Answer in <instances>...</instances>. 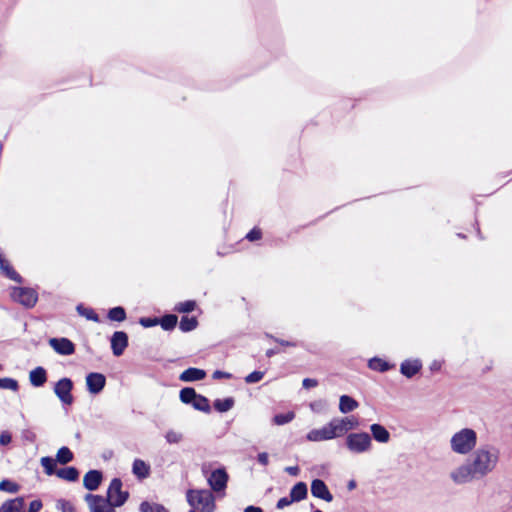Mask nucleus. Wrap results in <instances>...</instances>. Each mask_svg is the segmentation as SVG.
Segmentation results:
<instances>
[{
    "label": "nucleus",
    "instance_id": "9",
    "mask_svg": "<svg viewBox=\"0 0 512 512\" xmlns=\"http://www.w3.org/2000/svg\"><path fill=\"white\" fill-rule=\"evenodd\" d=\"M336 438L339 437L332 419L321 428L312 429L306 434V439L310 442L328 441Z\"/></svg>",
    "mask_w": 512,
    "mask_h": 512
},
{
    "label": "nucleus",
    "instance_id": "49",
    "mask_svg": "<svg viewBox=\"0 0 512 512\" xmlns=\"http://www.w3.org/2000/svg\"><path fill=\"white\" fill-rule=\"evenodd\" d=\"M212 378L215 380L231 379L232 374L229 372H226V371H222V370H215L212 374Z\"/></svg>",
    "mask_w": 512,
    "mask_h": 512
},
{
    "label": "nucleus",
    "instance_id": "5",
    "mask_svg": "<svg viewBox=\"0 0 512 512\" xmlns=\"http://www.w3.org/2000/svg\"><path fill=\"white\" fill-rule=\"evenodd\" d=\"M179 399L183 404L190 405L197 411L206 414L211 413L209 399L197 393L193 387H183L179 392Z\"/></svg>",
    "mask_w": 512,
    "mask_h": 512
},
{
    "label": "nucleus",
    "instance_id": "53",
    "mask_svg": "<svg viewBox=\"0 0 512 512\" xmlns=\"http://www.w3.org/2000/svg\"><path fill=\"white\" fill-rule=\"evenodd\" d=\"M285 472L290 476H298L300 474V468L298 466H288L285 468Z\"/></svg>",
    "mask_w": 512,
    "mask_h": 512
},
{
    "label": "nucleus",
    "instance_id": "59",
    "mask_svg": "<svg viewBox=\"0 0 512 512\" xmlns=\"http://www.w3.org/2000/svg\"><path fill=\"white\" fill-rule=\"evenodd\" d=\"M265 336H266L267 338L272 339L273 341H274V338H276L275 336H273V335H271V334H268V333H266V335H265Z\"/></svg>",
    "mask_w": 512,
    "mask_h": 512
},
{
    "label": "nucleus",
    "instance_id": "47",
    "mask_svg": "<svg viewBox=\"0 0 512 512\" xmlns=\"http://www.w3.org/2000/svg\"><path fill=\"white\" fill-rule=\"evenodd\" d=\"M12 442L11 432L5 430L0 433V445L8 446Z\"/></svg>",
    "mask_w": 512,
    "mask_h": 512
},
{
    "label": "nucleus",
    "instance_id": "36",
    "mask_svg": "<svg viewBox=\"0 0 512 512\" xmlns=\"http://www.w3.org/2000/svg\"><path fill=\"white\" fill-rule=\"evenodd\" d=\"M139 512H169V510L163 504L143 501L139 505Z\"/></svg>",
    "mask_w": 512,
    "mask_h": 512
},
{
    "label": "nucleus",
    "instance_id": "60",
    "mask_svg": "<svg viewBox=\"0 0 512 512\" xmlns=\"http://www.w3.org/2000/svg\"><path fill=\"white\" fill-rule=\"evenodd\" d=\"M477 234L480 239H483L479 227H477Z\"/></svg>",
    "mask_w": 512,
    "mask_h": 512
},
{
    "label": "nucleus",
    "instance_id": "48",
    "mask_svg": "<svg viewBox=\"0 0 512 512\" xmlns=\"http://www.w3.org/2000/svg\"><path fill=\"white\" fill-rule=\"evenodd\" d=\"M292 503H294V502L291 501L290 496H284L277 501L276 508L279 510H282V509L290 506Z\"/></svg>",
    "mask_w": 512,
    "mask_h": 512
},
{
    "label": "nucleus",
    "instance_id": "26",
    "mask_svg": "<svg viewBox=\"0 0 512 512\" xmlns=\"http://www.w3.org/2000/svg\"><path fill=\"white\" fill-rule=\"evenodd\" d=\"M358 406H359V402L350 395L344 394V395H341L339 398L338 408L342 414H348V413L354 411L355 409H357Z\"/></svg>",
    "mask_w": 512,
    "mask_h": 512
},
{
    "label": "nucleus",
    "instance_id": "21",
    "mask_svg": "<svg viewBox=\"0 0 512 512\" xmlns=\"http://www.w3.org/2000/svg\"><path fill=\"white\" fill-rule=\"evenodd\" d=\"M206 375L204 369L189 367L179 375V380L182 382H196L205 379Z\"/></svg>",
    "mask_w": 512,
    "mask_h": 512
},
{
    "label": "nucleus",
    "instance_id": "42",
    "mask_svg": "<svg viewBox=\"0 0 512 512\" xmlns=\"http://www.w3.org/2000/svg\"><path fill=\"white\" fill-rule=\"evenodd\" d=\"M264 375H265V372L259 371V370H254L251 373H249L244 378V380L247 384H255V383L260 382L263 379Z\"/></svg>",
    "mask_w": 512,
    "mask_h": 512
},
{
    "label": "nucleus",
    "instance_id": "52",
    "mask_svg": "<svg viewBox=\"0 0 512 512\" xmlns=\"http://www.w3.org/2000/svg\"><path fill=\"white\" fill-rule=\"evenodd\" d=\"M274 341L276 343L280 344L281 346H285V347H296L299 345V342H297V341H288V340H283L280 338H274Z\"/></svg>",
    "mask_w": 512,
    "mask_h": 512
},
{
    "label": "nucleus",
    "instance_id": "32",
    "mask_svg": "<svg viewBox=\"0 0 512 512\" xmlns=\"http://www.w3.org/2000/svg\"><path fill=\"white\" fill-rule=\"evenodd\" d=\"M107 318L113 322H123L127 319V312L123 306H114L107 312Z\"/></svg>",
    "mask_w": 512,
    "mask_h": 512
},
{
    "label": "nucleus",
    "instance_id": "18",
    "mask_svg": "<svg viewBox=\"0 0 512 512\" xmlns=\"http://www.w3.org/2000/svg\"><path fill=\"white\" fill-rule=\"evenodd\" d=\"M420 359H406L400 364V373L408 379L413 378L422 370Z\"/></svg>",
    "mask_w": 512,
    "mask_h": 512
},
{
    "label": "nucleus",
    "instance_id": "64",
    "mask_svg": "<svg viewBox=\"0 0 512 512\" xmlns=\"http://www.w3.org/2000/svg\"><path fill=\"white\" fill-rule=\"evenodd\" d=\"M2 368H3V367H2V365L0 364V371L2 370Z\"/></svg>",
    "mask_w": 512,
    "mask_h": 512
},
{
    "label": "nucleus",
    "instance_id": "8",
    "mask_svg": "<svg viewBox=\"0 0 512 512\" xmlns=\"http://www.w3.org/2000/svg\"><path fill=\"white\" fill-rule=\"evenodd\" d=\"M123 482L121 478L115 477L111 480L108 489L107 497L111 499L113 505L116 507H122L129 499V492L122 490Z\"/></svg>",
    "mask_w": 512,
    "mask_h": 512
},
{
    "label": "nucleus",
    "instance_id": "35",
    "mask_svg": "<svg viewBox=\"0 0 512 512\" xmlns=\"http://www.w3.org/2000/svg\"><path fill=\"white\" fill-rule=\"evenodd\" d=\"M55 459L57 463L66 465L73 461L74 454L67 446H62L58 449Z\"/></svg>",
    "mask_w": 512,
    "mask_h": 512
},
{
    "label": "nucleus",
    "instance_id": "20",
    "mask_svg": "<svg viewBox=\"0 0 512 512\" xmlns=\"http://www.w3.org/2000/svg\"><path fill=\"white\" fill-rule=\"evenodd\" d=\"M47 380V370L42 366H37L29 372V382L35 388L43 387Z\"/></svg>",
    "mask_w": 512,
    "mask_h": 512
},
{
    "label": "nucleus",
    "instance_id": "29",
    "mask_svg": "<svg viewBox=\"0 0 512 512\" xmlns=\"http://www.w3.org/2000/svg\"><path fill=\"white\" fill-rule=\"evenodd\" d=\"M235 405V399L232 396L217 398L213 401L214 409L219 413H226Z\"/></svg>",
    "mask_w": 512,
    "mask_h": 512
},
{
    "label": "nucleus",
    "instance_id": "4",
    "mask_svg": "<svg viewBox=\"0 0 512 512\" xmlns=\"http://www.w3.org/2000/svg\"><path fill=\"white\" fill-rule=\"evenodd\" d=\"M345 448L353 454H364L371 451L373 443L368 432H350L345 436Z\"/></svg>",
    "mask_w": 512,
    "mask_h": 512
},
{
    "label": "nucleus",
    "instance_id": "39",
    "mask_svg": "<svg viewBox=\"0 0 512 512\" xmlns=\"http://www.w3.org/2000/svg\"><path fill=\"white\" fill-rule=\"evenodd\" d=\"M20 490V485L15 481L5 478L0 481V491L7 493H17Z\"/></svg>",
    "mask_w": 512,
    "mask_h": 512
},
{
    "label": "nucleus",
    "instance_id": "55",
    "mask_svg": "<svg viewBox=\"0 0 512 512\" xmlns=\"http://www.w3.org/2000/svg\"><path fill=\"white\" fill-rule=\"evenodd\" d=\"M243 512H263V509L259 506L249 505L244 509Z\"/></svg>",
    "mask_w": 512,
    "mask_h": 512
},
{
    "label": "nucleus",
    "instance_id": "12",
    "mask_svg": "<svg viewBox=\"0 0 512 512\" xmlns=\"http://www.w3.org/2000/svg\"><path fill=\"white\" fill-rule=\"evenodd\" d=\"M333 423L336 427V431L338 437H342L357 429L360 425L359 420L355 416H346V417H335L332 418Z\"/></svg>",
    "mask_w": 512,
    "mask_h": 512
},
{
    "label": "nucleus",
    "instance_id": "50",
    "mask_svg": "<svg viewBox=\"0 0 512 512\" xmlns=\"http://www.w3.org/2000/svg\"><path fill=\"white\" fill-rule=\"evenodd\" d=\"M318 385V380L314 378H304L302 381V386L305 389H311Z\"/></svg>",
    "mask_w": 512,
    "mask_h": 512
},
{
    "label": "nucleus",
    "instance_id": "15",
    "mask_svg": "<svg viewBox=\"0 0 512 512\" xmlns=\"http://www.w3.org/2000/svg\"><path fill=\"white\" fill-rule=\"evenodd\" d=\"M84 499L89 506L90 512H104L113 505V502L107 496L103 497L98 494L88 493Z\"/></svg>",
    "mask_w": 512,
    "mask_h": 512
},
{
    "label": "nucleus",
    "instance_id": "10",
    "mask_svg": "<svg viewBox=\"0 0 512 512\" xmlns=\"http://www.w3.org/2000/svg\"><path fill=\"white\" fill-rule=\"evenodd\" d=\"M228 481L229 475L223 466L214 469L207 477L208 485L216 493L225 492Z\"/></svg>",
    "mask_w": 512,
    "mask_h": 512
},
{
    "label": "nucleus",
    "instance_id": "19",
    "mask_svg": "<svg viewBox=\"0 0 512 512\" xmlns=\"http://www.w3.org/2000/svg\"><path fill=\"white\" fill-rule=\"evenodd\" d=\"M369 434L372 437V440L382 444L388 443L391 439V434L388 429L380 423L371 424Z\"/></svg>",
    "mask_w": 512,
    "mask_h": 512
},
{
    "label": "nucleus",
    "instance_id": "25",
    "mask_svg": "<svg viewBox=\"0 0 512 512\" xmlns=\"http://www.w3.org/2000/svg\"><path fill=\"white\" fill-rule=\"evenodd\" d=\"M0 270L4 273V275L19 284L24 282V278L13 268V266L9 263V261L4 258L0 260Z\"/></svg>",
    "mask_w": 512,
    "mask_h": 512
},
{
    "label": "nucleus",
    "instance_id": "13",
    "mask_svg": "<svg viewBox=\"0 0 512 512\" xmlns=\"http://www.w3.org/2000/svg\"><path fill=\"white\" fill-rule=\"evenodd\" d=\"M129 345V336L125 331H115L110 337V346L115 357H120Z\"/></svg>",
    "mask_w": 512,
    "mask_h": 512
},
{
    "label": "nucleus",
    "instance_id": "43",
    "mask_svg": "<svg viewBox=\"0 0 512 512\" xmlns=\"http://www.w3.org/2000/svg\"><path fill=\"white\" fill-rule=\"evenodd\" d=\"M165 440L169 444H178L183 440V434L174 430H169L165 434Z\"/></svg>",
    "mask_w": 512,
    "mask_h": 512
},
{
    "label": "nucleus",
    "instance_id": "62",
    "mask_svg": "<svg viewBox=\"0 0 512 512\" xmlns=\"http://www.w3.org/2000/svg\"><path fill=\"white\" fill-rule=\"evenodd\" d=\"M5 258L3 252H2V249L0 248V260H3Z\"/></svg>",
    "mask_w": 512,
    "mask_h": 512
},
{
    "label": "nucleus",
    "instance_id": "24",
    "mask_svg": "<svg viewBox=\"0 0 512 512\" xmlns=\"http://www.w3.org/2000/svg\"><path fill=\"white\" fill-rule=\"evenodd\" d=\"M289 496L291 501L300 502L307 498L308 496V486L305 482L299 481L292 486L290 489Z\"/></svg>",
    "mask_w": 512,
    "mask_h": 512
},
{
    "label": "nucleus",
    "instance_id": "7",
    "mask_svg": "<svg viewBox=\"0 0 512 512\" xmlns=\"http://www.w3.org/2000/svg\"><path fill=\"white\" fill-rule=\"evenodd\" d=\"M73 389V380L69 377H62L55 382L53 392L63 406H71L75 400L72 394Z\"/></svg>",
    "mask_w": 512,
    "mask_h": 512
},
{
    "label": "nucleus",
    "instance_id": "14",
    "mask_svg": "<svg viewBox=\"0 0 512 512\" xmlns=\"http://www.w3.org/2000/svg\"><path fill=\"white\" fill-rule=\"evenodd\" d=\"M86 389L92 395L100 394L106 385V376L100 372H90L86 375Z\"/></svg>",
    "mask_w": 512,
    "mask_h": 512
},
{
    "label": "nucleus",
    "instance_id": "44",
    "mask_svg": "<svg viewBox=\"0 0 512 512\" xmlns=\"http://www.w3.org/2000/svg\"><path fill=\"white\" fill-rule=\"evenodd\" d=\"M158 317L148 316L139 318V324L144 328H152L158 325Z\"/></svg>",
    "mask_w": 512,
    "mask_h": 512
},
{
    "label": "nucleus",
    "instance_id": "33",
    "mask_svg": "<svg viewBox=\"0 0 512 512\" xmlns=\"http://www.w3.org/2000/svg\"><path fill=\"white\" fill-rule=\"evenodd\" d=\"M40 464L43 467L46 475H57L58 469H56L57 461L55 458L51 456H44L40 459Z\"/></svg>",
    "mask_w": 512,
    "mask_h": 512
},
{
    "label": "nucleus",
    "instance_id": "27",
    "mask_svg": "<svg viewBox=\"0 0 512 512\" xmlns=\"http://www.w3.org/2000/svg\"><path fill=\"white\" fill-rule=\"evenodd\" d=\"M25 506V500L22 496L8 499L0 506V512H21Z\"/></svg>",
    "mask_w": 512,
    "mask_h": 512
},
{
    "label": "nucleus",
    "instance_id": "6",
    "mask_svg": "<svg viewBox=\"0 0 512 512\" xmlns=\"http://www.w3.org/2000/svg\"><path fill=\"white\" fill-rule=\"evenodd\" d=\"M10 297L14 302L26 309L35 307L38 301V293L31 287L12 286L10 288Z\"/></svg>",
    "mask_w": 512,
    "mask_h": 512
},
{
    "label": "nucleus",
    "instance_id": "11",
    "mask_svg": "<svg viewBox=\"0 0 512 512\" xmlns=\"http://www.w3.org/2000/svg\"><path fill=\"white\" fill-rule=\"evenodd\" d=\"M50 347L59 355L70 356L75 353V344L66 337H52L48 340Z\"/></svg>",
    "mask_w": 512,
    "mask_h": 512
},
{
    "label": "nucleus",
    "instance_id": "23",
    "mask_svg": "<svg viewBox=\"0 0 512 512\" xmlns=\"http://www.w3.org/2000/svg\"><path fill=\"white\" fill-rule=\"evenodd\" d=\"M367 366L373 371L385 373L395 367V364L388 362L387 360L374 356L368 360Z\"/></svg>",
    "mask_w": 512,
    "mask_h": 512
},
{
    "label": "nucleus",
    "instance_id": "16",
    "mask_svg": "<svg viewBox=\"0 0 512 512\" xmlns=\"http://www.w3.org/2000/svg\"><path fill=\"white\" fill-rule=\"evenodd\" d=\"M310 490L312 496L315 498L324 500L326 502L333 501V494L330 492L324 480L320 478H315L311 481Z\"/></svg>",
    "mask_w": 512,
    "mask_h": 512
},
{
    "label": "nucleus",
    "instance_id": "51",
    "mask_svg": "<svg viewBox=\"0 0 512 512\" xmlns=\"http://www.w3.org/2000/svg\"><path fill=\"white\" fill-rule=\"evenodd\" d=\"M257 461L262 466H267L269 464V455L267 452H260L257 455Z\"/></svg>",
    "mask_w": 512,
    "mask_h": 512
},
{
    "label": "nucleus",
    "instance_id": "45",
    "mask_svg": "<svg viewBox=\"0 0 512 512\" xmlns=\"http://www.w3.org/2000/svg\"><path fill=\"white\" fill-rule=\"evenodd\" d=\"M262 230L259 227H253L245 236V239H247L250 242L258 241L262 238Z\"/></svg>",
    "mask_w": 512,
    "mask_h": 512
},
{
    "label": "nucleus",
    "instance_id": "37",
    "mask_svg": "<svg viewBox=\"0 0 512 512\" xmlns=\"http://www.w3.org/2000/svg\"><path fill=\"white\" fill-rule=\"evenodd\" d=\"M197 308V302L195 300L189 299L182 302H179L175 305L174 311L182 314H188L193 312Z\"/></svg>",
    "mask_w": 512,
    "mask_h": 512
},
{
    "label": "nucleus",
    "instance_id": "56",
    "mask_svg": "<svg viewBox=\"0 0 512 512\" xmlns=\"http://www.w3.org/2000/svg\"><path fill=\"white\" fill-rule=\"evenodd\" d=\"M278 353H279V350H278V349L271 348V349H268V350L266 351V356H267L268 358H271V357H273L274 355H276V354H278Z\"/></svg>",
    "mask_w": 512,
    "mask_h": 512
},
{
    "label": "nucleus",
    "instance_id": "46",
    "mask_svg": "<svg viewBox=\"0 0 512 512\" xmlns=\"http://www.w3.org/2000/svg\"><path fill=\"white\" fill-rule=\"evenodd\" d=\"M21 438L24 442L35 443L37 436L32 430L24 429L21 432Z\"/></svg>",
    "mask_w": 512,
    "mask_h": 512
},
{
    "label": "nucleus",
    "instance_id": "34",
    "mask_svg": "<svg viewBox=\"0 0 512 512\" xmlns=\"http://www.w3.org/2000/svg\"><path fill=\"white\" fill-rule=\"evenodd\" d=\"M76 311L80 316L85 317L89 321H93L95 323L100 322L99 315L94 311V309L86 307L84 304L80 303L76 306Z\"/></svg>",
    "mask_w": 512,
    "mask_h": 512
},
{
    "label": "nucleus",
    "instance_id": "2",
    "mask_svg": "<svg viewBox=\"0 0 512 512\" xmlns=\"http://www.w3.org/2000/svg\"><path fill=\"white\" fill-rule=\"evenodd\" d=\"M477 434L471 428H463L456 432L450 440L451 449L457 454L466 455L476 446Z\"/></svg>",
    "mask_w": 512,
    "mask_h": 512
},
{
    "label": "nucleus",
    "instance_id": "28",
    "mask_svg": "<svg viewBox=\"0 0 512 512\" xmlns=\"http://www.w3.org/2000/svg\"><path fill=\"white\" fill-rule=\"evenodd\" d=\"M56 476L68 482H76L79 479L80 471L75 466H66L58 469Z\"/></svg>",
    "mask_w": 512,
    "mask_h": 512
},
{
    "label": "nucleus",
    "instance_id": "63",
    "mask_svg": "<svg viewBox=\"0 0 512 512\" xmlns=\"http://www.w3.org/2000/svg\"><path fill=\"white\" fill-rule=\"evenodd\" d=\"M75 437H76L77 439H80V437H81L80 432H77V433L75 434Z\"/></svg>",
    "mask_w": 512,
    "mask_h": 512
},
{
    "label": "nucleus",
    "instance_id": "61",
    "mask_svg": "<svg viewBox=\"0 0 512 512\" xmlns=\"http://www.w3.org/2000/svg\"><path fill=\"white\" fill-rule=\"evenodd\" d=\"M457 236H458L459 238H463V239H464V238H466V235H465V234H463V233H458V234H457Z\"/></svg>",
    "mask_w": 512,
    "mask_h": 512
},
{
    "label": "nucleus",
    "instance_id": "57",
    "mask_svg": "<svg viewBox=\"0 0 512 512\" xmlns=\"http://www.w3.org/2000/svg\"><path fill=\"white\" fill-rule=\"evenodd\" d=\"M356 486H357V483H356V481H355V480H350V481L348 482V484H347V488H348V490H350V491H351V490H354V489L356 488Z\"/></svg>",
    "mask_w": 512,
    "mask_h": 512
},
{
    "label": "nucleus",
    "instance_id": "17",
    "mask_svg": "<svg viewBox=\"0 0 512 512\" xmlns=\"http://www.w3.org/2000/svg\"><path fill=\"white\" fill-rule=\"evenodd\" d=\"M103 480V472L98 469H91L83 477V486L89 491H96Z\"/></svg>",
    "mask_w": 512,
    "mask_h": 512
},
{
    "label": "nucleus",
    "instance_id": "54",
    "mask_svg": "<svg viewBox=\"0 0 512 512\" xmlns=\"http://www.w3.org/2000/svg\"><path fill=\"white\" fill-rule=\"evenodd\" d=\"M442 367V363L440 361L434 360L430 365V370L432 372L439 371Z\"/></svg>",
    "mask_w": 512,
    "mask_h": 512
},
{
    "label": "nucleus",
    "instance_id": "41",
    "mask_svg": "<svg viewBox=\"0 0 512 512\" xmlns=\"http://www.w3.org/2000/svg\"><path fill=\"white\" fill-rule=\"evenodd\" d=\"M56 509L60 512H76L75 506L66 499H58L56 501Z\"/></svg>",
    "mask_w": 512,
    "mask_h": 512
},
{
    "label": "nucleus",
    "instance_id": "1",
    "mask_svg": "<svg viewBox=\"0 0 512 512\" xmlns=\"http://www.w3.org/2000/svg\"><path fill=\"white\" fill-rule=\"evenodd\" d=\"M499 459V451L495 447L478 448L472 459L453 470L451 479L456 484H465L474 479H481L494 470Z\"/></svg>",
    "mask_w": 512,
    "mask_h": 512
},
{
    "label": "nucleus",
    "instance_id": "3",
    "mask_svg": "<svg viewBox=\"0 0 512 512\" xmlns=\"http://www.w3.org/2000/svg\"><path fill=\"white\" fill-rule=\"evenodd\" d=\"M188 504L196 509L201 506L203 512H214L216 509L215 497L208 489H189L186 493Z\"/></svg>",
    "mask_w": 512,
    "mask_h": 512
},
{
    "label": "nucleus",
    "instance_id": "31",
    "mask_svg": "<svg viewBox=\"0 0 512 512\" xmlns=\"http://www.w3.org/2000/svg\"><path fill=\"white\" fill-rule=\"evenodd\" d=\"M198 324L199 322L196 316L183 315L179 322V329L184 333H188L195 330Z\"/></svg>",
    "mask_w": 512,
    "mask_h": 512
},
{
    "label": "nucleus",
    "instance_id": "22",
    "mask_svg": "<svg viewBox=\"0 0 512 512\" xmlns=\"http://www.w3.org/2000/svg\"><path fill=\"white\" fill-rule=\"evenodd\" d=\"M132 473L138 480H144L151 473L150 465L144 460L136 458L132 463Z\"/></svg>",
    "mask_w": 512,
    "mask_h": 512
},
{
    "label": "nucleus",
    "instance_id": "38",
    "mask_svg": "<svg viewBox=\"0 0 512 512\" xmlns=\"http://www.w3.org/2000/svg\"><path fill=\"white\" fill-rule=\"evenodd\" d=\"M295 418V413L293 411H288L286 413H278L275 414L272 418V423L277 426H283L285 424L290 423Z\"/></svg>",
    "mask_w": 512,
    "mask_h": 512
},
{
    "label": "nucleus",
    "instance_id": "40",
    "mask_svg": "<svg viewBox=\"0 0 512 512\" xmlns=\"http://www.w3.org/2000/svg\"><path fill=\"white\" fill-rule=\"evenodd\" d=\"M0 389L17 392L19 390V383L16 379L11 377H0Z\"/></svg>",
    "mask_w": 512,
    "mask_h": 512
},
{
    "label": "nucleus",
    "instance_id": "58",
    "mask_svg": "<svg viewBox=\"0 0 512 512\" xmlns=\"http://www.w3.org/2000/svg\"><path fill=\"white\" fill-rule=\"evenodd\" d=\"M116 508H117L116 506L112 505L109 509H107L104 512H116V510H115Z\"/></svg>",
    "mask_w": 512,
    "mask_h": 512
},
{
    "label": "nucleus",
    "instance_id": "30",
    "mask_svg": "<svg viewBox=\"0 0 512 512\" xmlns=\"http://www.w3.org/2000/svg\"><path fill=\"white\" fill-rule=\"evenodd\" d=\"M158 320V325H160L164 331L174 330L178 323V317L172 313L164 314L163 316L158 317Z\"/></svg>",
    "mask_w": 512,
    "mask_h": 512
}]
</instances>
